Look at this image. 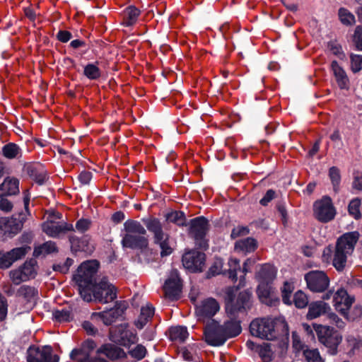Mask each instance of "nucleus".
<instances>
[{
    "instance_id": "15",
    "label": "nucleus",
    "mask_w": 362,
    "mask_h": 362,
    "mask_svg": "<svg viewBox=\"0 0 362 362\" xmlns=\"http://www.w3.org/2000/svg\"><path fill=\"white\" fill-rule=\"evenodd\" d=\"M50 346H30L28 350V362H58V356L52 354Z\"/></svg>"
},
{
    "instance_id": "59",
    "label": "nucleus",
    "mask_w": 362,
    "mask_h": 362,
    "mask_svg": "<svg viewBox=\"0 0 362 362\" xmlns=\"http://www.w3.org/2000/svg\"><path fill=\"white\" fill-rule=\"evenodd\" d=\"M18 293L27 299H30L36 296L37 291L33 287L29 286H22L18 289Z\"/></svg>"
},
{
    "instance_id": "4",
    "label": "nucleus",
    "mask_w": 362,
    "mask_h": 362,
    "mask_svg": "<svg viewBox=\"0 0 362 362\" xmlns=\"http://www.w3.org/2000/svg\"><path fill=\"white\" fill-rule=\"evenodd\" d=\"M146 230L143 225L135 220L129 219L124 223V234L122 239L123 247L136 250L148 245V239L145 236Z\"/></svg>"
},
{
    "instance_id": "42",
    "label": "nucleus",
    "mask_w": 362,
    "mask_h": 362,
    "mask_svg": "<svg viewBox=\"0 0 362 362\" xmlns=\"http://www.w3.org/2000/svg\"><path fill=\"white\" fill-rule=\"evenodd\" d=\"M168 221L173 223L178 226H184L186 225L185 215L182 211H173L165 215Z\"/></svg>"
},
{
    "instance_id": "32",
    "label": "nucleus",
    "mask_w": 362,
    "mask_h": 362,
    "mask_svg": "<svg viewBox=\"0 0 362 362\" xmlns=\"http://www.w3.org/2000/svg\"><path fill=\"white\" fill-rule=\"evenodd\" d=\"M221 327L227 339L238 336L242 330L240 322L234 318L226 321Z\"/></svg>"
},
{
    "instance_id": "44",
    "label": "nucleus",
    "mask_w": 362,
    "mask_h": 362,
    "mask_svg": "<svg viewBox=\"0 0 362 362\" xmlns=\"http://www.w3.org/2000/svg\"><path fill=\"white\" fill-rule=\"evenodd\" d=\"M294 290V285L293 282L285 281L281 288V297L283 302L286 305H291V293Z\"/></svg>"
},
{
    "instance_id": "24",
    "label": "nucleus",
    "mask_w": 362,
    "mask_h": 362,
    "mask_svg": "<svg viewBox=\"0 0 362 362\" xmlns=\"http://www.w3.org/2000/svg\"><path fill=\"white\" fill-rule=\"evenodd\" d=\"M276 269L272 264H264L261 266L256 274V278L259 284H270L275 279Z\"/></svg>"
},
{
    "instance_id": "10",
    "label": "nucleus",
    "mask_w": 362,
    "mask_h": 362,
    "mask_svg": "<svg viewBox=\"0 0 362 362\" xmlns=\"http://www.w3.org/2000/svg\"><path fill=\"white\" fill-rule=\"evenodd\" d=\"M313 214L322 223H328L333 220L336 216V209L331 198L325 196L315 201L313 204Z\"/></svg>"
},
{
    "instance_id": "9",
    "label": "nucleus",
    "mask_w": 362,
    "mask_h": 362,
    "mask_svg": "<svg viewBox=\"0 0 362 362\" xmlns=\"http://www.w3.org/2000/svg\"><path fill=\"white\" fill-rule=\"evenodd\" d=\"M91 298L101 303L112 302L117 298L115 287L110 284L105 279L95 284L90 288Z\"/></svg>"
},
{
    "instance_id": "50",
    "label": "nucleus",
    "mask_w": 362,
    "mask_h": 362,
    "mask_svg": "<svg viewBox=\"0 0 362 362\" xmlns=\"http://www.w3.org/2000/svg\"><path fill=\"white\" fill-rule=\"evenodd\" d=\"M128 353L132 358L135 360L140 361L145 357L147 351L144 346L137 344L134 348L130 349Z\"/></svg>"
},
{
    "instance_id": "2",
    "label": "nucleus",
    "mask_w": 362,
    "mask_h": 362,
    "mask_svg": "<svg viewBox=\"0 0 362 362\" xmlns=\"http://www.w3.org/2000/svg\"><path fill=\"white\" fill-rule=\"evenodd\" d=\"M360 237L357 231L348 232L341 235L336 242L332 264L337 271H342L346 267L347 258L354 250Z\"/></svg>"
},
{
    "instance_id": "55",
    "label": "nucleus",
    "mask_w": 362,
    "mask_h": 362,
    "mask_svg": "<svg viewBox=\"0 0 362 362\" xmlns=\"http://www.w3.org/2000/svg\"><path fill=\"white\" fill-rule=\"evenodd\" d=\"M303 355L308 362H321L322 358L317 349H305Z\"/></svg>"
},
{
    "instance_id": "60",
    "label": "nucleus",
    "mask_w": 362,
    "mask_h": 362,
    "mask_svg": "<svg viewBox=\"0 0 362 362\" xmlns=\"http://www.w3.org/2000/svg\"><path fill=\"white\" fill-rule=\"evenodd\" d=\"M91 226V221L88 219L81 218L76 223L75 228L79 233H83L89 230Z\"/></svg>"
},
{
    "instance_id": "30",
    "label": "nucleus",
    "mask_w": 362,
    "mask_h": 362,
    "mask_svg": "<svg viewBox=\"0 0 362 362\" xmlns=\"http://www.w3.org/2000/svg\"><path fill=\"white\" fill-rule=\"evenodd\" d=\"M1 229L5 235L13 237L16 235L22 229V223L17 221L16 218H10L4 219L1 225Z\"/></svg>"
},
{
    "instance_id": "57",
    "label": "nucleus",
    "mask_w": 362,
    "mask_h": 362,
    "mask_svg": "<svg viewBox=\"0 0 362 362\" xmlns=\"http://www.w3.org/2000/svg\"><path fill=\"white\" fill-rule=\"evenodd\" d=\"M351 68L353 72L356 73L362 69V56L358 54L351 55Z\"/></svg>"
},
{
    "instance_id": "58",
    "label": "nucleus",
    "mask_w": 362,
    "mask_h": 362,
    "mask_svg": "<svg viewBox=\"0 0 362 362\" xmlns=\"http://www.w3.org/2000/svg\"><path fill=\"white\" fill-rule=\"evenodd\" d=\"M25 196L23 198V202L25 206V212L21 213L18 215V218H17V221H21L22 223V227L23 226L24 222L27 220L28 216L30 215V212L28 211V206L30 203V197L27 194V192H25Z\"/></svg>"
},
{
    "instance_id": "40",
    "label": "nucleus",
    "mask_w": 362,
    "mask_h": 362,
    "mask_svg": "<svg viewBox=\"0 0 362 362\" xmlns=\"http://www.w3.org/2000/svg\"><path fill=\"white\" fill-rule=\"evenodd\" d=\"M71 358L80 362H107L105 359L100 356L89 357L88 354L85 355L82 351L76 349L71 351Z\"/></svg>"
},
{
    "instance_id": "49",
    "label": "nucleus",
    "mask_w": 362,
    "mask_h": 362,
    "mask_svg": "<svg viewBox=\"0 0 362 362\" xmlns=\"http://www.w3.org/2000/svg\"><path fill=\"white\" fill-rule=\"evenodd\" d=\"M339 17L341 23L349 25L355 23L354 16L346 8H341L339 10Z\"/></svg>"
},
{
    "instance_id": "34",
    "label": "nucleus",
    "mask_w": 362,
    "mask_h": 362,
    "mask_svg": "<svg viewBox=\"0 0 362 362\" xmlns=\"http://www.w3.org/2000/svg\"><path fill=\"white\" fill-rule=\"evenodd\" d=\"M169 339L175 343H183L188 338L189 333L185 327H171L168 329Z\"/></svg>"
},
{
    "instance_id": "25",
    "label": "nucleus",
    "mask_w": 362,
    "mask_h": 362,
    "mask_svg": "<svg viewBox=\"0 0 362 362\" xmlns=\"http://www.w3.org/2000/svg\"><path fill=\"white\" fill-rule=\"evenodd\" d=\"M19 193V180L8 177L0 185V197L12 196Z\"/></svg>"
},
{
    "instance_id": "48",
    "label": "nucleus",
    "mask_w": 362,
    "mask_h": 362,
    "mask_svg": "<svg viewBox=\"0 0 362 362\" xmlns=\"http://www.w3.org/2000/svg\"><path fill=\"white\" fill-rule=\"evenodd\" d=\"M53 316L56 321L59 322H69L72 318L71 312L67 308L56 310L53 313Z\"/></svg>"
},
{
    "instance_id": "51",
    "label": "nucleus",
    "mask_w": 362,
    "mask_h": 362,
    "mask_svg": "<svg viewBox=\"0 0 362 362\" xmlns=\"http://www.w3.org/2000/svg\"><path fill=\"white\" fill-rule=\"evenodd\" d=\"M329 177L333 185L334 190L337 191L341 181L340 171L338 168L333 166L329 170Z\"/></svg>"
},
{
    "instance_id": "19",
    "label": "nucleus",
    "mask_w": 362,
    "mask_h": 362,
    "mask_svg": "<svg viewBox=\"0 0 362 362\" xmlns=\"http://www.w3.org/2000/svg\"><path fill=\"white\" fill-rule=\"evenodd\" d=\"M30 250V247L23 246L13 248L7 252H0V269L8 268L14 262L24 257Z\"/></svg>"
},
{
    "instance_id": "47",
    "label": "nucleus",
    "mask_w": 362,
    "mask_h": 362,
    "mask_svg": "<svg viewBox=\"0 0 362 362\" xmlns=\"http://www.w3.org/2000/svg\"><path fill=\"white\" fill-rule=\"evenodd\" d=\"M292 303L297 308H304L308 304V298L305 293L301 291H298L295 293Z\"/></svg>"
},
{
    "instance_id": "11",
    "label": "nucleus",
    "mask_w": 362,
    "mask_h": 362,
    "mask_svg": "<svg viewBox=\"0 0 362 362\" xmlns=\"http://www.w3.org/2000/svg\"><path fill=\"white\" fill-rule=\"evenodd\" d=\"M308 288L313 292L322 293L329 286V279L322 271H310L305 275Z\"/></svg>"
},
{
    "instance_id": "23",
    "label": "nucleus",
    "mask_w": 362,
    "mask_h": 362,
    "mask_svg": "<svg viewBox=\"0 0 362 362\" xmlns=\"http://www.w3.org/2000/svg\"><path fill=\"white\" fill-rule=\"evenodd\" d=\"M71 251L74 252H84L91 253L94 250V247L90 243V238L88 235H83L78 238L74 235L69 236Z\"/></svg>"
},
{
    "instance_id": "61",
    "label": "nucleus",
    "mask_w": 362,
    "mask_h": 362,
    "mask_svg": "<svg viewBox=\"0 0 362 362\" xmlns=\"http://www.w3.org/2000/svg\"><path fill=\"white\" fill-rule=\"evenodd\" d=\"M344 316L351 320H354L362 317V306L360 305H355L353 309L349 313L347 312V314Z\"/></svg>"
},
{
    "instance_id": "28",
    "label": "nucleus",
    "mask_w": 362,
    "mask_h": 362,
    "mask_svg": "<svg viewBox=\"0 0 362 362\" xmlns=\"http://www.w3.org/2000/svg\"><path fill=\"white\" fill-rule=\"evenodd\" d=\"M329 307L327 303L323 301L313 302L308 305V311L306 315L308 320L315 319L324 314H325Z\"/></svg>"
},
{
    "instance_id": "45",
    "label": "nucleus",
    "mask_w": 362,
    "mask_h": 362,
    "mask_svg": "<svg viewBox=\"0 0 362 362\" xmlns=\"http://www.w3.org/2000/svg\"><path fill=\"white\" fill-rule=\"evenodd\" d=\"M228 269L226 272L233 281H237V271L240 270V261L236 258H230L228 262Z\"/></svg>"
},
{
    "instance_id": "5",
    "label": "nucleus",
    "mask_w": 362,
    "mask_h": 362,
    "mask_svg": "<svg viewBox=\"0 0 362 362\" xmlns=\"http://www.w3.org/2000/svg\"><path fill=\"white\" fill-rule=\"evenodd\" d=\"M226 293V310L232 316H235L238 313L245 312L252 305V292L250 290L240 292L235 299L233 288H228Z\"/></svg>"
},
{
    "instance_id": "12",
    "label": "nucleus",
    "mask_w": 362,
    "mask_h": 362,
    "mask_svg": "<svg viewBox=\"0 0 362 362\" xmlns=\"http://www.w3.org/2000/svg\"><path fill=\"white\" fill-rule=\"evenodd\" d=\"M204 334L206 342L211 346H221L227 340L221 325L215 320L206 325Z\"/></svg>"
},
{
    "instance_id": "39",
    "label": "nucleus",
    "mask_w": 362,
    "mask_h": 362,
    "mask_svg": "<svg viewBox=\"0 0 362 362\" xmlns=\"http://www.w3.org/2000/svg\"><path fill=\"white\" fill-rule=\"evenodd\" d=\"M98 62L89 63L84 66L83 75L90 80H98L101 77L102 71L98 66Z\"/></svg>"
},
{
    "instance_id": "14",
    "label": "nucleus",
    "mask_w": 362,
    "mask_h": 362,
    "mask_svg": "<svg viewBox=\"0 0 362 362\" xmlns=\"http://www.w3.org/2000/svg\"><path fill=\"white\" fill-rule=\"evenodd\" d=\"M182 283L179 272L172 269L163 286L165 296L169 299H177L181 293Z\"/></svg>"
},
{
    "instance_id": "43",
    "label": "nucleus",
    "mask_w": 362,
    "mask_h": 362,
    "mask_svg": "<svg viewBox=\"0 0 362 362\" xmlns=\"http://www.w3.org/2000/svg\"><path fill=\"white\" fill-rule=\"evenodd\" d=\"M36 260L31 259L26 261L20 268L23 271L24 277L27 278L28 280L35 278L36 272Z\"/></svg>"
},
{
    "instance_id": "27",
    "label": "nucleus",
    "mask_w": 362,
    "mask_h": 362,
    "mask_svg": "<svg viewBox=\"0 0 362 362\" xmlns=\"http://www.w3.org/2000/svg\"><path fill=\"white\" fill-rule=\"evenodd\" d=\"M97 354H103L110 360H116L126 356V354L122 349L111 344L103 345L97 351Z\"/></svg>"
},
{
    "instance_id": "6",
    "label": "nucleus",
    "mask_w": 362,
    "mask_h": 362,
    "mask_svg": "<svg viewBox=\"0 0 362 362\" xmlns=\"http://www.w3.org/2000/svg\"><path fill=\"white\" fill-rule=\"evenodd\" d=\"M314 327L319 341L328 349L330 354H336L337 346L341 341L339 332L332 327L321 325H315Z\"/></svg>"
},
{
    "instance_id": "26",
    "label": "nucleus",
    "mask_w": 362,
    "mask_h": 362,
    "mask_svg": "<svg viewBox=\"0 0 362 362\" xmlns=\"http://www.w3.org/2000/svg\"><path fill=\"white\" fill-rule=\"evenodd\" d=\"M257 293L260 301L266 305H274L277 299L274 296L272 288L269 284H259Z\"/></svg>"
},
{
    "instance_id": "33",
    "label": "nucleus",
    "mask_w": 362,
    "mask_h": 362,
    "mask_svg": "<svg viewBox=\"0 0 362 362\" xmlns=\"http://www.w3.org/2000/svg\"><path fill=\"white\" fill-rule=\"evenodd\" d=\"M257 247V241L252 238H247L237 241L235 244V250L244 255L254 252Z\"/></svg>"
},
{
    "instance_id": "18",
    "label": "nucleus",
    "mask_w": 362,
    "mask_h": 362,
    "mask_svg": "<svg viewBox=\"0 0 362 362\" xmlns=\"http://www.w3.org/2000/svg\"><path fill=\"white\" fill-rule=\"evenodd\" d=\"M220 306L214 298H207L196 307V315L198 320L204 322L211 319L219 310Z\"/></svg>"
},
{
    "instance_id": "17",
    "label": "nucleus",
    "mask_w": 362,
    "mask_h": 362,
    "mask_svg": "<svg viewBox=\"0 0 362 362\" xmlns=\"http://www.w3.org/2000/svg\"><path fill=\"white\" fill-rule=\"evenodd\" d=\"M126 306L122 303H117L116 305L109 310L93 313L91 315L92 320H102L105 325H110L118 320L124 313Z\"/></svg>"
},
{
    "instance_id": "22",
    "label": "nucleus",
    "mask_w": 362,
    "mask_h": 362,
    "mask_svg": "<svg viewBox=\"0 0 362 362\" xmlns=\"http://www.w3.org/2000/svg\"><path fill=\"white\" fill-rule=\"evenodd\" d=\"M354 301V298L349 296L344 288L339 289L333 296L334 306L343 315L347 314Z\"/></svg>"
},
{
    "instance_id": "29",
    "label": "nucleus",
    "mask_w": 362,
    "mask_h": 362,
    "mask_svg": "<svg viewBox=\"0 0 362 362\" xmlns=\"http://www.w3.org/2000/svg\"><path fill=\"white\" fill-rule=\"evenodd\" d=\"M247 345L250 349H254L258 353L263 362H271L273 359V351L270 344L263 343L262 345H255L252 341H247Z\"/></svg>"
},
{
    "instance_id": "7",
    "label": "nucleus",
    "mask_w": 362,
    "mask_h": 362,
    "mask_svg": "<svg viewBox=\"0 0 362 362\" xmlns=\"http://www.w3.org/2000/svg\"><path fill=\"white\" fill-rule=\"evenodd\" d=\"M252 335L267 340H274L277 334L274 329V322L270 318H257L250 325Z\"/></svg>"
},
{
    "instance_id": "8",
    "label": "nucleus",
    "mask_w": 362,
    "mask_h": 362,
    "mask_svg": "<svg viewBox=\"0 0 362 362\" xmlns=\"http://www.w3.org/2000/svg\"><path fill=\"white\" fill-rule=\"evenodd\" d=\"M110 338L113 342L121 346L129 347L138 341L136 332L129 329L128 324H121L110 329Z\"/></svg>"
},
{
    "instance_id": "64",
    "label": "nucleus",
    "mask_w": 362,
    "mask_h": 362,
    "mask_svg": "<svg viewBox=\"0 0 362 362\" xmlns=\"http://www.w3.org/2000/svg\"><path fill=\"white\" fill-rule=\"evenodd\" d=\"M328 49L330 50V52L340 57L341 55H344V53L342 52L341 46L337 42V41H330L328 43Z\"/></svg>"
},
{
    "instance_id": "62",
    "label": "nucleus",
    "mask_w": 362,
    "mask_h": 362,
    "mask_svg": "<svg viewBox=\"0 0 362 362\" xmlns=\"http://www.w3.org/2000/svg\"><path fill=\"white\" fill-rule=\"evenodd\" d=\"M354 42L356 49L362 51V26L356 27L354 35Z\"/></svg>"
},
{
    "instance_id": "35",
    "label": "nucleus",
    "mask_w": 362,
    "mask_h": 362,
    "mask_svg": "<svg viewBox=\"0 0 362 362\" xmlns=\"http://www.w3.org/2000/svg\"><path fill=\"white\" fill-rule=\"evenodd\" d=\"M154 315V308L150 305L142 307L141 309L140 315L136 321H135V326L141 329L152 318Z\"/></svg>"
},
{
    "instance_id": "16",
    "label": "nucleus",
    "mask_w": 362,
    "mask_h": 362,
    "mask_svg": "<svg viewBox=\"0 0 362 362\" xmlns=\"http://www.w3.org/2000/svg\"><path fill=\"white\" fill-rule=\"evenodd\" d=\"M42 230L49 237L56 238H59L62 234H65L69 231H74V227L71 223L47 219L42 224Z\"/></svg>"
},
{
    "instance_id": "1",
    "label": "nucleus",
    "mask_w": 362,
    "mask_h": 362,
    "mask_svg": "<svg viewBox=\"0 0 362 362\" xmlns=\"http://www.w3.org/2000/svg\"><path fill=\"white\" fill-rule=\"evenodd\" d=\"M142 221L152 234L153 243L159 247L160 257L170 255L174 251V244L170 234L164 231L160 221L158 218L150 216L143 218Z\"/></svg>"
},
{
    "instance_id": "38",
    "label": "nucleus",
    "mask_w": 362,
    "mask_h": 362,
    "mask_svg": "<svg viewBox=\"0 0 362 362\" xmlns=\"http://www.w3.org/2000/svg\"><path fill=\"white\" fill-rule=\"evenodd\" d=\"M57 251L58 248L56 243L53 241L49 240L36 247L34 249L33 255L35 257H39L40 255L57 252Z\"/></svg>"
},
{
    "instance_id": "37",
    "label": "nucleus",
    "mask_w": 362,
    "mask_h": 362,
    "mask_svg": "<svg viewBox=\"0 0 362 362\" xmlns=\"http://www.w3.org/2000/svg\"><path fill=\"white\" fill-rule=\"evenodd\" d=\"M140 15V11L135 6H131L124 11L123 24L126 26L134 25Z\"/></svg>"
},
{
    "instance_id": "31",
    "label": "nucleus",
    "mask_w": 362,
    "mask_h": 362,
    "mask_svg": "<svg viewBox=\"0 0 362 362\" xmlns=\"http://www.w3.org/2000/svg\"><path fill=\"white\" fill-rule=\"evenodd\" d=\"M331 67L339 87L341 89L348 88L349 80L345 71L339 65L337 61L332 62Z\"/></svg>"
},
{
    "instance_id": "53",
    "label": "nucleus",
    "mask_w": 362,
    "mask_h": 362,
    "mask_svg": "<svg viewBox=\"0 0 362 362\" xmlns=\"http://www.w3.org/2000/svg\"><path fill=\"white\" fill-rule=\"evenodd\" d=\"M255 261L254 259H251L250 258H248L246 259V261L243 264V267L242 272L243 273V276L240 277L239 284L237 286L236 289H239L241 287H243L245 284V275L250 272V268L252 265L255 264Z\"/></svg>"
},
{
    "instance_id": "36",
    "label": "nucleus",
    "mask_w": 362,
    "mask_h": 362,
    "mask_svg": "<svg viewBox=\"0 0 362 362\" xmlns=\"http://www.w3.org/2000/svg\"><path fill=\"white\" fill-rule=\"evenodd\" d=\"M139 259L141 262H154L158 259V253L146 245V247H139Z\"/></svg>"
},
{
    "instance_id": "52",
    "label": "nucleus",
    "mask_w": 362,
    "mask_h": 362,
    "mask_svg": "<svg viewBox=\"0 0 362 362\" xmlns=\"http://www.w3.org/2000/svg\"><path fill=\"white\" fill-rule=\"evenodd\" d=\"M255 261L254 259H251L250 258H248L246 259V261L243 264V267L242 272L243 273V276L240 277L239 284L237 286L236 289H239L241 287H243L245 284V275L250 272V268L252 265L255 264Z\"/></svg>"
},
{
    "instance_id": "3",
    "label": "nucleus",
    "mask_w": 362,
    "mask_h": 362,
    "mask_svg": "<svg viewBox=\"0 0 362 362\" xmlns=\"http://www.w3.org/2000/svg\"><path fill=\"white\" fill-rule=\"evenodd\" d=\"M99 267L96 260L87 261L82 263L74 275L78 291L81 298L86 302L92 300L90 288L95 284V277Z\"/></svg>"
},
{
    "instance_id": "41",
    "label": "nucleus",
    "mask_w": 362,
    "mask_h": 362,
    "mask_svg": "<svg viewBox=\"0 0 362 362\" xmlns=\"http://www.w3.org/2000/svg\"><path fill=\"white\" fill-rule=\"evenodd\" d=\"M2 153L4 157L8 159H13L21 157L22 152L18 145L13 143L6 144L2 148Z\"/></svg>"
},
{
    "instance_id": "54",
    "label": "nucleus",
    "mask_w": 362,
    "mask_h": 362,
    "mask_svg": "<svg viewBox=\"0 0 362 362\" xmlns=\"http://www.w3.org/2000/svg\"><path fill=\"white\" fill-rule=\"evenodd\" d=\"M255 261L254 259H251L250 258H248L246 259V261L243 264V267L242 272L243 273V276L240 277L239 284L237 286L236 289H239L241 287H243L245 284V275L250 272V268L252 265L255 264Z\"/></svg>"
},
{
    "instance_id": "63",
    "label": "nucleus",
    "mask_w": 362,
    "mask_h": 362,
    "mask_svg": "<svg viewBox=\"0 0 362 362\" xmlns=\"http://www.w3.org/2000/svg\"><path fill=\"white\" fill-rule=\"evenodd\" d=\"M6 197L7 196L0 197V210L5 213H8L13 209V204Z\"/></svg>"
},
{
    "instance_id": "21",
    "label": "nucleus",
    "mask_w": 362,
    "mask_h": 362,
    "mask_svg": "<svg viewBox=\"0 0 362 362\" xmlns=\"http://www.w3.org/2000/svg\"><path fill=\"white\" fill-rule=\"evenodd\" d=\"M23 172L39 185H42L47 180V171L40 163H25Z\"/></svg>"
},
{
    "instance_id": "13",
    "label": "nucleus",
    "mask_w": 362,
    "mask_h": 362,
    "mask_svg": "<svg viewBox=\"0 0 362 362\" xmlns=\"http://www.w3.org/2000/svg\"><path fill=\"white\" fill-rule=\"evenodd\" d=\"M183 266L188 270L202 272L205 267V254L196 250L185 252L182 258Z\"/></svg>"
},
{
    "instance_id": "20",
    "label": "nucleus",
    "mask_w": 362,
    "mask_h": 362,
    "mask_svg": "<svg viewBox=\"0 0 362 362\" xmlns=\"http://www.w3.org/2000/svg\"><path fill=\"white\" fill-rule=\"evenodd\" d=\"M209 221L204 216H199L190 221L189 234L196 241H202L209 230Z\"/></svg>"
},
{
    "instance_id": "56",
    "label": "nucleus",
    "mask_w": 362,
    "mask_h": 362,
    "mask_svg": "<svg viewBox=\"0 0 362 362\" xmlns=\"http://www.w3.org/2000/svg\"><path fill=\"white\" fill-rule=\"evenodd\" d=\"M10 276L13 283L16 285H19L21 282L28 281L27 278L24 277L23 271L20 267L11 271Z\"/></svg>"
},
{
    "instance_id": "46",
    "label": "nucleus",
    "mask_w": 362,
    "mask_h": 362,
    "mask_svg": "<svg viewBox=\"0 0 362 362\" xmlns=\"http://www.w3.org/2000/svg\"><path fill=\"white\" fill-rule=\"evenodd\" d=\"M361 199L355 198L352 199L348 206V211L350 216H353L355 219H359L361 217L360 211Z\"/></svg>"
}]
</instances>
